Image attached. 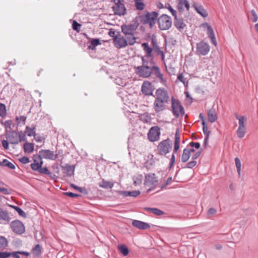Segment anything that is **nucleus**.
Returning <instances> with one entry per match:
<instances>
[{"mask_svg": "<svg viewBox=\"0 0 258 258\" xmlns=\"http://www.w3.org/2000/svg\"><path fill=\"white\" fill-rule=\"evenodd\" d=\"M142 65L135 68L136 74L142 78H148L154 74L160 79L161 82H165L163 74L160 68L156 64L154 57H149L146 56L141 57Z\"/></svg>", "mask_w": 258, "mask_h": 258, "instance_id": "f257e3e1", "label": "nucleus"}, {"mask_svg": "<svg viewBox=\"0 0 258 258\" xmlns=\"http://www.w3.org/2000/svg\"><path fill=\"white\" fill-rule=\"evenodd\" d=\"M158 16L159 14L157 12L145 11L143 13L139 14L135 19L139 24L148 25L150 29H152L157 22Z\"/></svg>", "mask_w": 258, "mask_h": 258, "instance_id": "f03ea898", "label": "nucleus"}, {"mask_svg": "<svg viewBox=\"0 0 258 258\" xmlns=\"http://www.w3.org/2000/svg\"><path fill=\"white\" fill-rule=\"evenodd\" d=\"M139 25V23L135 20L133 24H123L121 26L122 32L125 36L126 39L128 40V44L130 45H134L136 42V38L134 36V33Z\"/></svg>", "mask_w": 258, "mask_h": 258, "instance_id": "7ed1b4c3", "label": "nucleus"}, {"mask_svg": "<svg viewBox=\"0 0 258 258\" xmlns=\"http://www.w3.org/2000/svg\"><path fill=\"white\" fill-rule=\"evenodd\" d=\"M157 22L161 30H168L171 27L172 23L171 18L166 14L158 16Z\"/></svg>", "mask_w": 258, "mask_h": 258, "instance_id": "20e7f679", "label": "nucleus"}, {"mask_svg": "<svg viewBox=\"0 0 258 258\" xmlns=\"http://www.w3.org/2000/svg\"><path fill=\"white\" fill-rule=\"evenodd\" d=\"M172 112L176 118H178L179 115H183L185 113L184 108L178 100L175 99L173 97L171 98Z\"/></svg>", "mask_w": 258, "mask_h": 258, "instance_id": "39448f33", "label": "nucleus"}, {"mask_svg": "<svg viewBox=\"0 0 258 258\" xmlns=\"http://www.w3.org/2000/svg\"><path fill=\"white\" fill-rule=\"evenodd\" d=\"M172 147V142L169 138L162 141L158 146L159 154L160 155H165L170 152Z\"/></svg>", "mask_w": 258, "mask_h": 258, "instance_id": "423d86ee", "label": "nucleus"}, {"mask_svg": "<svg viewBox=\"0 0 258 258\" xmlns=\"http://www.w3.org/2000/svg\"><path fill=\"white\" fill-rule=\"evenodd\" d=\"M160 136V128L157 125L152 127L148 133V138L152 142L158 141Z\"/></svg>", "mask_w": 258, "mask_h": 258, "instance_id": "0eeeda50", "label": "nucleus"}, {"mask_svg": "<svg viewBox=\"0 0 258 258\" xmlns=\"http://www.w3.org/2000/svg\"><path fill=\"white\" fill-rule=\"evenodd\" d=\"M118 34L113 38V43L117 48H121L125 47L128 44V40L120 34V32H117Z\"/></svg>", "mask_w": 258, "mask_h": 258, "instance_id": "6e6552de", "label": "nucleus"}, {"mask_svg": "<svg viewBox=\"0 0 258 258\" xmlns=\"http://www.w3.org/2000/svg\"><path fill=\"white\" fill-rule=\"evenodd\" d=\"M156 100H162L168 102L169 96L168 92L164 88H159L156 90L155 92V99Z\"/></svg>", "mask_w": 258, "mask_h": 258, "instance_id": "1a4fd4ad", "label": "nucleus"}, {"mask_svg": "<svg viewBox=\"0 0 258 258\" xmlns=\"http://www.w3.org/2000/svg\"><path fill=\"white\" fill-rule=\"evenodd\" d=\"M42 165H41V164L39 165H37V164H34L33 165V170L34 171H37L41 174L47 175L52 179H54L57 178V176L50 172L46 167H42Z\"/></svg>", "mask_w": 258, "mask_h": 258, "instance_id": "9d476101", "label": "nucleus"}, {"mask_svg": "<svg viewBox=\"0 0 258 258\" xmlns=\"http://www.w3.org/2000/svg\"><path fill=\"white\" fill-rule=\"evenodd\" d=\"M168 102L162 100L155 99L153 103V109L156 113H160L166 109Z\"/></svg>", "mask_w": 258, "mask_h": 258, "instance_id": "9b49d317", "label": "nucleus"}, {"mask_svg": "<svg viewBox=\"0 0 258 258\" xmlns=\"http://www.w3.org/2000/svg\"><path fill=\"white\" fill-rule=\"evenodd\" d=\"M154 88L152 83L148 81H145L141 87V91L145 95L153 96V92Z\"/></svg>", "mask_w": 258, "mask_h": 258, "instance_id": "f8f14e48", "label": "nucleus"}, {"mask_svg": "<svg viewBox=\"0 0 258 258\" xmlns=\"http://www.w3.org/2000/svg\"><path fill=\"white\" fill-rule=\"evenodd\" d=\"M122 1H117L114 5L112 7V10L115 15L118 16L124 15L126 14V8L124 5L121 3Z\"/></svg>", "mask_w": 258, "mask_h": 258, "instance_id": "ddd939ff", "label": "nucleus"}, {"mask_svg": "<svg viewBox=\"0 0 258 258\" xmlns=\"http://www.w3.org/2000/svg\"><path fill=\"white\" fill-rule=\"evenodd\" d=\"M13 231L17 234H22L25 232V227L23 224L19 220L13 221L11 223Z\"/></svg>", "mask_w": 258, "mask_h": 258, "instance_id": "4468645a", "label": "nucleus"}, {"mask_svg": "<svg viewBox=\"0 0 258 258\" xmlns=\"http://www.w3.org/2000/svg\"><path fill=\"white\" fill-rule=\"evenodd\" d=\"M210 50L209 45L204 42L201 41L197 44V52L200 55H205L208 54Z\"/></svg>", "mask_w": 258, "mask_h": 258, "instance_id": "2eb2a0df", "label": "nucleus"}, {"mask_svg": "<svg viewBox=\"0 0 258 258\" xmlns=\"http://www.w3.org/2000/svg\"><path fill=\"white\" fill-rule=\"evenodd\" d=\"M39 154L42 158L51 160H55L57 157V154H55L54 152L50 150H41L39 151Z\"/></svg>", "mask_w": 258, "mask_h": 258, "instance_id": "dca6fc26", "label": "nucleus"}, {"mask_svg": "<svg viewBox=\"0 0 258 258\" xmlns=\"http://www.w3.org/2000/svg\"><path fill=\"white\" fill-rule=\"evenodd\" d=\"M89 43L88 46V52L92 58H96L97 54L96 53L95 48L97 46V38L89 39Z\"/></svg>", "mask_w": 258, "mask_h": 258, "instance_id": "f3484780", "label": "nucleus"}, {"mask_svg": "<svg viewBox=\"0 0 258 258\" xmlns=\"http://www.w3.org/2000/svg\"><path fill=\"white\" fill-rule=\"evenodd\" d=\"M6 138L7 140L12 144H18L20 141L18 138V133L15 131L7 132Z\"/></svg>", "mask_w": 258, "mask_h": 258, "instance_id": "a211bd4d", "label": "nucleus"}, {"mask_svg": "<svg viewBox=\"0 0 258 258\" xmlns=\"http://www.w3.org/2000/svg\"><path fill=\"white\" fill-rule=\"evenodd\" d=\"M158 180L155 173L147 174L145 176V184L146 185H156Z\"/></svg>", "mask_w": 258, "mask_h": 258, "instance_id": "6ab92c4d", "label": "nucleus"}, {"mask_svg": "<svg viewBox=\"0 0 258 258\" xmlns=\"http://www.w3.org/2000/svg\"><path fill=\"white\" fill-rule=\"evenodd\" d=\"M174 25L180 32L184 30L186 25L182 17H175L174 21Z\"/></svg>", "mask_w": 258, "mask_h": 258, "instance_id": "aec40b11", "label": "nucleus"}, {"mask_svg": "<svg viewBox=\"0 0 258 258\" xmlns=\"http://www.w3.org/2000/svg\"><path fill=\"white\" fill-rule=\"evenodd\" d=\"M62 172L68 177H71L74 174L75 167L73 165L65 164L64 165L61 166Z\"/></svg>", "mask_w": 258, "mask_h": 258, "instance_id": "412c9836", "label": "nucleus"}, {"mask_svg": "<svg viewBox=\"0 0 258 258\" xmlns=\"http://www.w3.org/2000/svg\"><path fill=\"white\" fill-rule=\"evenodd\" d=\"M11 219L10 214L8 211L0 208V220L2 221L1 223H8Z\"/></svg>", "mask_w": 258, "mask_h": 258, "instance_id": "4be33fe9", "label": "nucleus"}, {"mask_svg": "<svg viewBox=\"0 0 258 258\" xmlns=\"http://www.w3.org/2000/svg\"><path fill=\"white\" fill-rule=\"evenodd\" d=\"M132 225L139 229L145 230L150 227V225L146 222L134 220L132 222Z\"/></svg>", "mask_w": 258, "mask_h": 258, "instance_id": "5701e85b", "label": "nucleus"}, {"mask_svg": "<svg viewBox=\"0 0 258 258\" xmlns=\"http://www.w3.org/2000/svg\"><path fill=\"white\" fill-rule=\"evenodd\" d=\"M203 26H205L207 28V35L208 37L211 39V41L212 43L215 45H216V38L215 37L214 33L213 31V30L211 26L209 25L208 23H205L203 24Z\"/></svg>", "mask_w": 258, "mask_h": 258, "instance_id": "b1692460", "label": "nucleus"}, {"mask_svg": "<svg viewBox=\"0 0 258 258\" xmlns=\"http://www.w3.org/2000/svg\"><path fill=\"white\" fill-rule=\"evenodd\" d=\"M208 118L209 121L213 123L217 120V114L215 109L212 108L208 110Z\"/></svg>", "mask_w": 258, "mask_h": 258, "instance_id": "393cba45", "label": "nucleus"}, {"mask_svg": "<svg viewBox=\"0 0 258 258\" xmlns=\"http://www.w3.org/2000/svg\"><path fill=\"white\" fill-rule=\"evenodd\" d=\"M180 144V133L179 129H177L175 134V141L174 145V153H176L179 150Z\"/></svg>", "mask_w": 258, "mask_h": 258, "instance_id": "a878e982", "label": "nucleus"}, {"mask_svg": "<svg viewBox=\"0 0 258 258\" xmlns=\"http://www.w3.org/2000/svg\"><path fill=\"white\" fill-rule=\"evenodd\" d=\"M142 46L143 48L144 51L146 52V55L145 56L149 57H153V56H154L152 53L153 49L149 46L148 43L145 42L142 43Z\"/></svg>", "mask_w": 258, "mask_h": 258, "instance_id": "bb28decb", "label": "nucleus"}, {"mask_svg": "<svg viewBox=\"0 0 258 258\" xmlns=\"http://www.w3.org/2000/svg\"><path fill=\"white\" fill-rule=\"evenodd\" d=\"M194 7L196 10L197 12L200 14L203 17H207L208 16V13L201 6L197 5L194 4Z\"/></svg>", "mask_w": 258, "mask_h": 258, "instance_id": "cd10ccee", "label": "nucleus"}, {"mask_svg": "<svg viewBox=\"0 0 258 258\" xmlns=\"http://www.w3.org/2000/svg\"><path fill=\"white\" fill-rule=\"evenodd\" d=\"M32 253L34 256L39 257L42 253V247L38 244L32 249Z\"/></svg>", "mask_w": 258, "mask_h": 258, "instance_id": "c85d7f7f", "label": "nucleus"}, {"mask_svg": "<svg viewBox=\"0 0 258 258\" xmlns=\"http://www.w3.org/2000/svg\"><path fill=\"white\" fill-rule=\"evenodd\" d=\"M33 161L34 163H32L31 164V167L33 169V165L34 164H37V165H40L41 164V165H43V161L42 160V158L40 155L39 154V155H34L33 156Z\"/></svg>", "mask_w": 258, "mask_h": 258, "instance_id": "c756f323", "label": "nucleus"}, {"mask_svg": "<svg viewBox=\"0 0 258 258\" xmlns=\"http://www.w3.org/2000/svg\"><path fill=\"white\" fill-rule=\"evenodd\" d=\"M144 209L145 211L151 212L157 216L162 215L164 213L163 211L160 210L159 209L155 208L146 207V208H145Z\"/></svg>", "mask_w": 258, "mask_h": 258, "instance_id": "7c9ffc66", "label": "nucleus"}, {"mask_svg": "<svg viewBox=\"0 0 258 258\" xmlns=\"http://www.w3.org/2000/svg\"><path fill=\"white\" fill-rule=\"evenodd\" d=\"M34 145L32 143L26 142L24 144V150L26 153H32L34 151Z\"/></svg>", "mask_w": 258, "mask_h": 258, "instance_id": "2f4dec72", "label": "nucleus"}, {"mask_svg": "<svg viewBox=\"0 0 258 258\" xmlns=\"http://www.w3.org/2000/svg\"><path fill=\"white\" fill-rule=\"evenodd\" d=\"M190 155L189 154V151L187 148H185L183 151V153L181 156V161L183 163L186 162L189 159Z\"/></svg>", "mask_w": 258, "mask_h": 258, "instance_id": "473e14b6", "label": "nucleus"}, {"mask_svg": "<svg viewBox=\"0 0 258 258\" xmlns=\"http://www.w3.org/2000/svg\"><path fill=\"white\" fill-rule=\"evenodd\" d=\"M113 183L104 180L99 183V186L105 188H111L113 186Z\"/></svg>", "mask_w": 258, "mask_h": 258, "instance_id": "72a5a7b5", "label": "nucleus"}, {"mask_svg": "<svg viewBox=\"0 0 258 258\" xmlns=\"http://www.w3.org/2000/svg\"><path fill=\"white\" fill-rule=\"evenodd\" d=\"M118 248L120 252L124 255L126 256L128 254L129 250L127 247L124 244H120L118 245Z\"/></svg>", "mask_w": 258, "mask_h": 258, "instance_id": "f704fd0d", "label": "nucleus"}, {"mask_svg": "<svg viewBox=\"0 0 258 258\" xmlns=\"http://www.w3.org/2000/svg\"><path fill=\"white\" fill-rule=\"evenodd\" d=\"M25 133L29 137H34L35 135H36L35 127L31 128L28 126H27L25 128Z\"/></svg>", "mask_w": 258, "mask_h": 258, "instance_id": "c9c22d12", "label": "nucleus"}, {"mask_svg": "<svg viewBox=\"0 0 258 258\" xmlns=\"http://www.w3.org/2000/svg\"><path fill=\"white\" fill-rule=\"evenodd\" d=\"M135 7L136 10L139 11L144 10L146 7V4L143 1H135Z\"/></svg>", "mask_w": 258, "mask_h": 258, "instance_id": "e433bc0d", "label": "nucleus"}, {"mask_svg": "<svg viewBox=\"0 0 258 258\" xmlns=\"http://www.w3.org/2000/svg\"><path fill=\"white\" fill-rule=\"evenodd\" d=\"M153 51L156 53L157 56H160L162 61L165 62V54L164 52L161 49V48L159 47L153 50Z\"/></svg>", "mask_w": 258, "mask_h": 258, "instance_id": "4c0bfd02", "label": "nucleus"}, {"mask_svg": "<svg viewBox=\"0 0 258 258\" xmlns=\"http://www.w3.org/2000/svg\"><path fill=\"white\" fill-rule=\"evenodd\" d=\"M236 133L239 138L244 137L245 134V126H238Z\"/></svg>", "mask_w": 258, "mask_h": 258, "instance_id": "58836bf2", "label": "nucleus"}, {"mask_svg": "<svg viewBox=\"0 0 258 258\" xmlns=\"http://www.w3.org/2000/svg\"><path fill=\"white\" fill-rule=\"evenodd\" d=\"M8 245V241L7 238L3 236H0V248H5Z\"/></svg>", "mask_w": 258, "mask_h": 258, "instance_id": "ea45409f", "label": "nucleus"}, {"mask_svg": "<svg viewBox=\"0 0 258 258\" xmlns=\"http://www.w3.org/2000/svg\"><path fill=\"white\" fill-rule=\"evenodd\" d=\"M235 163V166L236 167V169L237 173L239 175V176L240 175V171H241V161L240 159L238 157H236L234 159Z\"/></svg>", "mask_w": 258, "mask_h": 258, "instance_id": "a19ab883", "label": "nucleus"}, {"mask_svg": "<svg viewBox=\"0 0 258 258\" xmlns=\"http://www.w3.org/2000/svg\"><path fill=\"white\" fill-rule=\"evenodd\" d=\"M11 207L14 208L18 213L19 215L23 217H26L27 215L26 213L24 212L21 208L15 206H11Z\"/></svg>", "mask_w": 258, "mask_h": 258, "instance_id": "79ce46f5", "label": "nucleus"}, {"mask_svg": "<svg viewBox=\"0 0 258 258\" xmlns=\"http://www.w3.org/2000/svg\"><path fill=\"white\" fill-rule=\"evenodd\" d=\"M26 133L25 132L20 131L18 133V138L19 140L20 141V143H21L22 141H26Z\"/></svg>", "mask_w": 258, "mask_h": 258, "instance_id": "37998d69", "label": "nucleus"}, {"mask_svg": "<svg viewBox=\"0 0 258 258\" xmlns=\"http://www.w3.org/2000/svg\"><path fill=\"white\" fill-rule=\"evenodd\" d=\"M6 107L3 103H0V116L5 117L6 115Z\"/></svg>", "mask_w": 258, "mask_h": 258, "instance_id": "c03bdc74", "label": "nucleus"}, {"mask_svg": "<svg viewBox=\"0 0 258 258\" xmlns=\"http://www.w3.org/2000/svg\"><path fill=\"white\" fill-rule=\"evenodd\" d=\"M4 166L8 167L11 169H15L16 168L15 165L9 162L7 159H4Z\"/></svg>", "mask_w": 258, "mask_h": 258, "instance_id": "a18cd8bd", "label": "nucleus"}, {"mask_svg": "<svg viewBox=\"0 0 258 258\" xmlns=\"http://www.w3.org/2000/svg\"><path fill=\"white\" fill-rule=\"evenodd\" d=\"M202 125L203 133L205 135V137H207V135H208V137H209V136L211 134V131L208 130V125L206 122H204L203 124Z\"/></svg>", "mask_w": 258, "mask_h": 258, "instance_id": "49530a36", "label": "nucleus"}, {"mask_svg": "<svg viewBox=\"0 0 258 258\" xmlns=\"http://www.w3.org/2000/svg\"><path fill=\"white\" fill-rule=\"evenodd\" d=\"M151 44L152 45V48L153 50L159 47L160 46L158 45L157 39L156 37L153 36L151 38Z\"/></svg>", "mask_w": 258, "mask_h": 258, "instance_id": "de8ad7c7", "label": "nucleus"}, {"mask_svg": "<svg viewBox=\"0 0 258 258\" xmlns=\"http://www.w3.org/2000/svg\"><path fill=\"white\" fill-rule=\"evenodd\" d=\"M81 25L78 23L77 21H74L72 24V28L74 30L79 32L80 31V28Z\"/></svg>", "mask_w": 258, "mask_h": 258, "instance_id": "09e8293b", "label": "nucleus"}, {"mask_svg": "<svg viewBox=\"0 0 258 258\" xmlns=\"http://www.w3.org/2000/svg\"><path fill=\"white\" fill-rule=\"evenodd\" d=\"M141 194L140 190H134L132 191H128V197H137Z\"/></svg>", "mask_w": 258, "mask_h": 258, "instance_id": "8fccbe9b", "label": "nucleus"}, {"mask_svg": "<svg viewBox=\"0 0 258 258\" xmlns=\"http://www.w3.org/2000/svg\"><path fill=\"white\" fill-rule=\"evenodd\" d=\"M246 121V119L244 116H240L238 120V126H245L244 121Z\"/></svg>", "mask_w": 258, "mask_h": 258, "instance_id": "3c124183", "label": "nucleus"}, {"mask_svg": "<svg viewBox=\"0 0 258 258\" xmlns=\"http://www.w3.org/2000/svg\"><path fill=\"white\" fill-rule=\"evenodd\" d=\"M251 14L252 16V21L253 22H256L257 21L258 17L254 10H251L250 11Z\"/></svg>", "mask_w": 258, "mask_h": 258, "instance_id": "603ef678", "label": "nucleus"}, {"mask_svg": "<svg viewBox=\"0 0 258 258\" xmlns=\"http://www.w3.org/2000/svg\"><path fill=\"white\" fill-rule=\"evenodd\" d=\"M197 161L193 160L192 161H190L188 163H187V164H186V168H192L194 167H195L197 165Z\"/></svg>", "mask_w": 258, "mask_h": 258, "instance_id": "864d4df0", "label": "nucleus"}, {"mask_svg": "<svg viewBox=\"0 0 258 258\" xmlns=\"http://www.w3.org/2000/svg\"><path fill=\"white\" fill-rule=\"evenodd\" d=\"M177 79L180 81L181 82H182L184 85H185L186 82V79L184 77L182 74H180L177 76Z\"/></svg>", "mask_w": 258, "mask_h": 258, "instance_id": "5fc2aeb1", "label": "nucleus"}, {"mask_svg": "<svg viewBox=\"0 0 258 258\" xmlns=\"http://www.w3.org/2000/svg\"><path fill=\"white\" fill-rule=\"evenodd\" d=\"M12 124V121L11 120H6L4 123L5 128H6L7 130L8 128H9L10 130L12 129V127H11Z\"/></svg>", "mask_w": 258, "mask_h": 258, "instance_id": "6e6d98bb", "label": "nucleus"}, {"mask_svg": "<svg viewBox=\"0 0 258 258\" xmlns=\"http://www.w3.org/2000/svg\"><path fill=\"white\" fill-rule=\"evenodd\" d=\"M189 146L192 148H195L196 149H199L200 147V144L198 142H190L189 143Z\"/></svg>", "mask_w": 258, "mask_h": 258, "instance_id": "4d7b16f0", "label": "nucleus"}, {"mask_svg": "<svg viewBox=\"0 0 258 258\" xmlns=\"http://www.w3.org/2000/svg\"><path fill=\"white\" fill-rule=\"evenodd\" d=\"M19 161L23 164H27L30 162L29 158L27 157H23L22 158L19 159Z\"/></svg>", "mask_w": 258, "mask_h": 258, "instance_id": "13d9d810", "label": "nucleus"}, {"mask_svg": "<svg viewBox=\"0 0 258 258\" xmlns=\"http://www.w3.org/2000/svg\"><path fill=\"white\" fill-rule=\"evenodd\" d=\"M10 256L9 252H0V258H8Z\"/></svg>", "mask_w": 258, "mask_h": 258, "instance_id": "bf43d9fd", "label": "nucleus"}, {"mask_svg": "<svg viewBox=\"0 0 258 258\" xmlns=\"http://www.w3.org/2000/svg\"><path fill=\"white\" fill-rule=\"evenodd\" d=\"M216 213V210L213 208H211L209 209L207 212V215L209 217H210L212 215L215 214Z\"/></svg>", "mask_w": 258, "mask_h": 258, "instance_id": "052dcab7", "label": "nucleus"}, {"mask_svg": "<svg viewBox=\"0 0 258 258\" xmlns=\"http://www.w3.org/2000/svg\"><path fill=\"white\" fill-rule=\"evenodd\" d=\"M35 141L37 143H41L42 142L43 138L40 136L37 135L36 134V135L34 136Z\"/></svg>", "mask_w": 258, "mask_h": 258, "instance_id": "680f3d73", "label": "nucleus"}, {"mask_svg": "<svg viewBox=\"0 0 258 258\" xmlns=\"http://www.w3.org/2000/svg\"><path fill=\"white\" fill-rule=\"evenodd\" d=\"M175 157L174 154L173 153L172 155V156H171V159H170V164H169V168H171L173 166V165H174V164L175 163Z\"/></svg>", "mask_w": 258, "mask_h": 258, "instance_id": "e2e57ef3", "label": "nucleus"}, {"mask_svg": "<svg viewBox=\"0 0 258 258\" xmlns=\"http://www.w3.org/2000/svg\"><path fill=\"white\" fill-rule=\"evenodd\" d=\"M16 120L19 122V123L20 122V121H22L23 124L25 123L26 117L24 116H20L19 117H17Z\"/></svg>", "mask_w": 258, "mask_h": 258, "instance_id": "0e129e2a", "label": "nucleus"}, {"mask_svg": "<svg viewBox=\"0 0 258 258\" xmlns=\"http://www.w3.org/2000/svg\"><path fill=\"white\" fill-rule=\"evenodd\" d=\"M10 256H12L14 257H15V258H20V256L19 255L20 253H19V251H14V252H10Z\"/></svg>", "mask_w": 258, "mask_h": 258, "instance_id": "69168bd1", "label": "nucleus"}, {"mask_svg": "<svg viewBox=\"0 0 258 258\" xmlns=\"http://www.w3.org/2000/svg\"><path fill=\"white\" fill-rule=\"evenodd\" d=\"M201 153H202V150H201L200 151H198V152H197L192 156V160H195V159H197V158H198L200 155L201 154Z\"/></svg>", "mask_w": 258, "mask_h": 258, "instance_id": "338daca9", "label": "nucleus"}, {"mask_svg": "<svg viewBox=\"0 0 258 258\" xmlns=\"http://www.w3.org/2000/svg\"><path fill=\"white\" fill-rule=\"evenodd\" d=\"M115 33H116V31L113 29H110L108 32V34L110 35V36L111 37H113V38H115V37L117 35H115Z\"/></svg>", "mask_w": 258, "mask_h": 258, "instance_id": "774afa93", "label": "nucleus"}]
</instances>
